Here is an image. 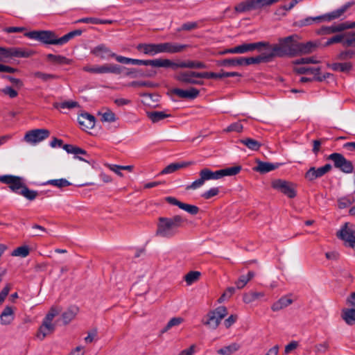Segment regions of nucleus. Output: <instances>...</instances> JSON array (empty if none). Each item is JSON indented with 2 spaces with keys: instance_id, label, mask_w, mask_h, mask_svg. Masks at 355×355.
<instances>
[{
  "instance_id": "nucleus-1",
  "label": "nucleus",
  "mask_w": 355,
  "mask_h": 355,
  "mask_svg": "<svg viewBox=\"0 0 355 355\" xmlns=\"http://www.w3.org/2000/svg\"><path fill=\"white\" fill-rule=\"evenodd\" d=\"M298 40L300 37L297 34H293L288 37H281L278 40V44L267 47L272 55V59L275 57L293 58L297 56Z\"/></svg>"
},
{
  "instance_id": "nucleus-2",
  "label": "nucleus",
  "mask_w": 355,
  "mask_h": 355,
  "mask_svg": "<svg viewBox=\"0 0 355 355\" xmlns=\"http://www.w3.org/2000/svg\"><path fill=\"white\" fill-rule=\"evenodd\" d=\"M190 45L182 44L175 42H164L158 44L141 43L137 46V49L144 54L155 55L158 53H167L171 54L183 52Z\"/></svg>"
},
{
  "instance_id": "nucleus-3",
  "label": "nucleus",
  "mask_w": 355,
  "mask_h": 355,
  "mask_svg": "<svg viewBox=\"0 0 355 355\" xmlns=\"http://www.w3.org/2000/svg\"><path fill=\"white\" fill-rule=\"evenodd\" d=\"M24 36L37 40L44 44L59 46V37L52 31H33L25 33Z\"/></svg>"
},
{
  "instance_id": "nucleus-4",
  "label": "nucleus",
  "mask_w": 355,
  "mask_h": 355,
  "mask_svg": "<svg viewBox=\"0 0 355 355\" xmlns=\"http://www.w3.org/2000/svg\"><path fill=\"white\" fill-rule=\"evenodd\" d=\"M227 313V309L225 306H218L214 310L208 312L205 316V320H204L202 322L209 329H216L220 323V321Z\"/></svg>"
},
{
  "instance_id": "nucleus-5",
  "label": "nucleus",
  "mask_w": 355,
  "mask_h": 355,
  "mask_svg": "<svg viewBox=\"0 0 355 355\" xmlns=\"http://www.w3.org/2000/svg\"><path fill=\"white\" fill-rule=\"evenodd\" d=\"M200 178L187 186V189H196L202 186L205 181L210 180H218L222 178L220 170L212 171L208 168H205L199 172Z\"/></svg>"
},
{
  "instance_id": "nucleus-6",
  "label": "nucleus",
  "mask_w": 355,
  "mask_h": 355,
  "mask_svg": "<svg viewBox=\"0 0 355 355\" xmlns=\"http://www.w3.org/2000/svg\"><path fill=\"white\" fill-rule=\"evenodd\" d=\"M328 159L334 162L335 168L345 173H351L354 171V166L351 161L347 160L342 154L334 153L329 155Z\"/></svg>"
},
{
  "instance_id": "nucleus-7",
  "label": "nucleus",
  "mask_w": 355,
  "mask_h": 355,
  "mask_svg": "<svg viewBox=\"0 0 355 355\" xmlns=\"http://www.w3.org/2000/svg\"><path fill=\"white\" fill-rule=\"evenodd\" d=\"M354 4V1L347 2L338 9H336L329 13L322 15L317 17H313L314 23H320L322 21H331L334 19H338L343 16L347 10Z\"/></svg>"
},
{
  "instance_id": "nucleus-8",
  "label": "nucleus",
  "mask_w": 355,
  "mask_h": 355,
  "mask_svg": "<svg viewBox=\"0 0 355 355\" xmlns=\"http://www.w3.org/2000/svg\"><path fill=\"white\" fill-rule=\"evenodd\" d=\"M271 187L290 198H293L296 196L295 185L291 182L282 179H275L272 181Z\"/></svg>"
},
{
  "instance_id": "nucleus-9",
  "label": "nucleus",
  "mask_w": 355,
  "mask_h": 355,
  "mask_svg": "<svg viewBox=\"0 0 355 355\" xmlns=\"http://www.w3.org/2000/svg\"><path fill=\"white\" fill-rule=\"evenodd\" d=\"M202 76V72L188 71L180 72L175 76V79L183 84L202 85L203 81L196 79V78H203Z\"/></svg>"
},
{
  "instance_id": "nucleus-10",
  "label": "nucleus",
  "mask_w": 355,
  "mask_h": 355,
  "mask_svg": "<svg viewBox=\"0 0 355 355\" xmlns=\"http://www.w3.org/2000/svg\"><path fill=\"white\" fill-rule=\"evenodd\" d=\"M50 136V131L47 129H33L26 132L24 139L31 144H36Z\"/></svg>"
},
{
  "instance_id": "nucleus-11",
  "label": "nucleus",
  "mask_w": 355,
  "mask_h": 355,
  "mask_svg": "<svg viewBox=\"0 0 355 355\" xmlns=\"http://www.w3.org/2000/svg\"><path fill=\"white\" fill-rule=\"evenodd\" d=\"M123 67L120 65L115 64H103L97 67H89L85 66L83 67V70L87 72L92 73H114L120 74L122 72Z\"/></svg>"
},
{
  "instance_id": "nucleus-12",
  "label": "nucleus",
  "mask_w": 355,
  "mask_h": 355,
  "mask_svg": "<svg viewBox=\"0 0 355 355\" xmlns=\"http://www.w3.org/2000/svg\"><path fill=\"white\" fill-rule=\"evenodd\" d=\"M338 239L345 241V245L355 250V230L348 226V223H345L343 227L336 233Z\"/></svg>"
},
{
  "instance_id": "nucleus-13",
  "label": "nucleus",
  "mask_w": 355,
  "mask_h": 355,
  "mask_svg": "<svg viewBox=\"0 0 355 355\" xmlns=\"http://www.w3.org/2000/svg\"><path fill=\"white\" fill-rule=\"evenodd\" d=\"M0 182L9 185V188L12 191L19 194L20 190L24 187L22 180L20 177L12 175H4L0 176Z\"/></svg>"
},
{
  "instance_id": "nucleus-14",
  "label": "nucleus",
  "mask_w": 355,
  "mask_h": 355,
  "mask_svg": "<svg viewBox=\"0 0 355 355\" xmlns=\"http://www.w3.org/2000/svg\"><path fill=\"white\" fill-rule=\"evenodd\" d=\"M182 223H159L156 234L162 237H170L179 232Z\"/></svg>"
},
{
  "instance_id": "nucleus-15",
  "label": "nucleus",
  "mask_w": 355,
  "mask_h": 355,
  "mask_svg": "<svg viewBox=\"0 0 355 355\" xmlns=\"http://www.w3.org/2000/svg\"><path fill=\"white\" fill-rule=\"evenodd\" d=\"M331 168L332 166L330 164H326L324 166L319 168L311 167L305 173L304 178L309 182H313L317 178H320L329 173Z\"/></svg>"
},
{
  "instance_id": "nucleus-16",
  "label": "nucleus",
  "mask_w": 355,
  "mask_h": 355,
  "mask_svg": "<svg viewBox=\"0 0 355 355\" xmlns=\"http://www.w3.org/2000/svg\"><path fill=\"white\" fill-rule=\"evenodd\" d=\"M207 65L200 61L187 60L175 62L168 59V68L176 69L178 68H188V69H206Z\"/></svg>"
},
{
  "instance_id": "nucleus-17",
  "label": "nucleus",
  "mask_w": 355,
  "mask_h": 355,
  "mask_svg": "<svg viewBox=\"0 0 355 355\" xmlns=\"http://www.w3.org/2000/svg\"><path fill=\"white\" fill-rule=\"evenodd\" d=\"M296 71L299 74H306L310 73L313 75V80H315L318 82H322L325 79L333 76V74L330 73H325L323 75H321L320 73V67H301L296 69Z\"/></svg>"
},
{
  "instance_id": "nucleus-18",
  "label": "nucleus",
  "mask_w": 355,
  "mask_h": 355,
  "mask_svg": "<svg viewBox=\"0 0 355 355\" xmlns=\"http://www.w3.org/2000/svg\"><path fill=\"white\" fill-rule=\"evenodd\" d=\"M0 50L3 53V58H28L34 53V52L31 50L26 51L24 49L17 47H3V49H1Z\"/></svg>"
},
{
  "instance_id": "nucleus-19",
  "label": "nucleus",
  "mask_w": 355,
  "mask_h": 355,
  "mask_svg": "<svg viewBox=\"0 0 355 355\" xmlns=\"http://www.w3.org/2000/svg\"><path fill=\"white\" fill-rule=\"evenodd\" d=\"M267 47H270L268 42H258L254 43H244L236 46L237 53H245L254 50L261 51L262 48L267 50Z\"/></svg>"
},
{
  "instance_id": "nucleus-20",
  "label": "nucleus",
  "mask_w": 355,
  "mask_h": 355,
  "mask_svg": "<svg viewBox=\"0 0 355 355\" xmlns=\"http://www.w3.org/2000/svg\"><path fill=\"white\" fill-rule=\"evenodd\" d=\"M165 200L171 205L178 206L180 209L188 212L189 214H190L191 215H196L200 211V209L198 207H197L196 205L182 202L174 197H171V196L166 197L165 198Z\"/></svg>"
},
{
  "instance_id": "nucleus-21",
  "label": "nucleus",
  "mask_w": 355,
  "mask_h": 355,
  "mask_svg": "<svg viewBox=\"0 0 355 355\" xmlns=\"http://www.w3.org/2000/svg\"><path fill=\"white\" fill-rule=\"evenodd\" d=\"M90 53L101 60H109L115 55V53L112 52L105 44H100L94 47Z\"/></svg>"
},
{
  "instance_id": "nucleus-22",
  "label": "nucleus",
  "mask_w": 355,
  "mask_h": 355,
  "mask_svg": "<svg viewBox=\"0 0 355 355\" xmlns=\"http://www.w3.org/2000/svg\"><path fill=\"white\" fill-rule=\"evenodd\" d=\"M243 65L248 66L261 62H269L272 60V55L269 51H265L256 57L241 58Z\"/></svg>"
},
{
  "instance_id": "nucleus-23",
  "label": "nucleus",
  "mask_w": 355,
  "mask_h": 355,
  "mask_svg": "<svg viewBox=\"0 0 355 355\" xmlns=\"http://www.w3.org/2000/svg\"><path fill=\"white\" fill-rule=\"evenodd\" d=\"M132 64L168 68V59L139 60L132 58Z\"/></svg>"
},
{
  "instance_id": "nucleus-24",
  "label": "nucleus",
  "mask_w": 355,
  "mask_h": 355,
  "mask_svg": "<svg viewBox=\"0 0 355 355\" xmlns=\"http://www.w3.org/2000/svg\"><path fill=\"white\" fill-rule=\"evenodd\" d=\"M78 121L84 130L92 129L96 123L95 117L89 113H83L78 117Z\"/></svg>"
},
{
  "instance_id": "nucleus-25",
  "label": "nucleus",
  "mask_w": 355,
  "mask_h": 355,
  "mask_svg": "<svg viewBox=\"0 0 355 355\" xmlns=\"http://www.w3.org/2000/svg\"><path fill=\"white\" fill-rule=\"evenodd\" d=\"M55 325L52 323L51 320H47L44 318L41 326L37 334V337L40 340H43L47 335L53 333L55 330Z\"/></svg>"
},
{
  "instance_id": "nucleus-26",
  "label": "nucleus",
  "mask_w": 355,
  "mask_h": 355,
  "mask_svg": "<svg viewBox=\"0 0 355 355\" xmlns=\"http://www.w3.org/2000/svg\"><path fill=\"white\" fill-rule=\"evenodd\" d=\"M172 93L182 98L195 99L199 96L200 91L195 87H191L186 90L175 88L172 90Z\"/></svg>"
},
{
  "instance_id": "nucleus-27",
  "label": "nucleus",
  "mask_w": 355,
  "mask_h": 355,
  "mask_svg": "<svg viewBox=\"0 0 355 355\" xmlns=\"http://www.w3.org/2000/svg\"><path fill=\"white\" fill-rule=\"evenodd\" d=\"M345 31V27H344V24L340 23L338 24H334L329 26H323L318 30H317L316 33L320 35H330L336 33L343 32Z\"/></svg>"
},
{
  "instance_id": "nucleus-28",
  "label": "nucleus",
  "mask_w": 355,
  "mask_h": 355,
  "mask_svg": "<svg viewBox=\"0 0 355 355\" xmlns=\"http://www.w3.org/2000/svg\"><path fill=\"white\" fill-rule=\"evenodd\" d=\"M318 47V43L314 42H300L298 40L297 56L313 52Z\"/></svg>"
},
{
  "instance_id": "nucleus-29",
  "label": "nucleus",
  "mask_w": 355,
  "mask_h": 355,
  "mask_svg": "<svg viewBox=\"0 0 355 355\" xmlns=\"http://www.w3.org/2000/svg\"><path fill=\"white\" fill-rule=\"evenodd\" d=\"M281 164L279 163H270L259 161L257 166L254 168L255 171L259 172L260 173H266L277 168Z\"/></svg>"
},
{
  "instance_id": "nucleus-30",
  "label": "nucleus",
  "mask_w": 355,
  "mask_h": 355,
  "mask_svg": "<svg viewBox=\"0 0 355 355\" xmlns=\"http://www.w3.org/2000/svg\"><path fill=\"white\" fill-rule=\"evenodd\" d=\"M1 323L3 325L10 324L14 320V311L11 306H7L0 315Z\"/></svg>"
},
{
  "instance_id": "nucleus-31",
  "label": "nucleus",
  "mask_w": 355,
  "mask_h": 355,
  "mask_svg": "<svg viewBox=\"0 0 355 355\" xmlns=\"http://www.w3.org/2000/svg\"><path fill=\"white\" fill-rule=\"evenodd\" d=\"M191 162H175L171 163L167 166H166L160 173V174H169L175 172L176 171L187 167L191 165Z\"/></svg>"
},
{
  "instance_id": "nucleus-32",
  "label": "nucleus",
  "mask_w": 355,
  "mask_h": 355,
  "mask_svg": "<svg viewBox=\"0 0 355 355\" xmlns=\"http://www.w3.org/2000/svg\"><path fill=\"white\" fill-rule=\"evenodd\" d=\"M147 117L154 123L171 117V114H166L164 111H150L146 112Z\"/></svg>"
},
{
  "instance_id": "nucleus-33",
  "label": "nucleus",
  "mask_w": 355,
  "mask_h": 355,
  "mask_svg": "<svg viewBox=\"0 0 355 355\" xmlns=\"http://www.w3.org/2000/svg\"><path fill=\"white\" fill-rule=\"evenodd\" d=\"M78 308L76 306H70L67 310H66L62 314V318L63 320V322L67 324L69 323L77 315L78 313Z\"/></svg>"
},
{
  "instance_id": "nucleus-34",
  "label": "nucleus",
  "mask_w": 355,
  "mask_h": 355,
  "mask_svg": "<svg viewBox=\"0 0 355 355\" xmlns=\"http://www.w3.org/2000/svg\"><path fill=\"white\" fill-rule=\"evenodd\" d=\"M342 318L348 325L355 324V309H345L342 311Z\"/></svg>"
},
{
  "instance_id": "nucleus-35",
  "label": "nucleus",
  "mask_w": 355,
  "mask_h": 355,
  "mask_svg": "<svg viewBox=\"0 0 355 355\" xmlns=\"http://www.w3.org/2000/svg\"><path fill=\"white\" fill-rule=\"evenodd\" d=\"M217 65L220 67H234V66H242V58H227L217 61Z\"/></svg>"
},
{
  "instance_id": "nucleus-36",
  "label": "nucleus",
  "mask_w": 355,
  "mask_h": 355,
  "mask_svg": "<svg viewBox=\"0 0 355 355\" xmlns=\"http://www.w3.org/2000/svg\"><path fill=\"white\" fill-rule=\"evenodd\" d=\"M292 303L293 300L291 298L282 297L272 305L271 309L273 311H278L284 308L287 307Z\"/></svg>"
},
{
  "instance_id": "nucleus-37",
  "label": "nucleus",
  "mask_w": 355,
  "mask_h": 355,
  "mask_svg": "<svg viewBox=\"0 0 355 355\" xmlns=\"http://www.w3.org/2000/svg\"><path fill=\"white\" fill-rule=\"evenodd\" d=\"M333 71L340 72H348L352 70V64L351 62H336L328 65Z\"/></svg>"
},
{
  "instance_id": "nucleus-38",
  "label": "nucleus",
  "mask_w": 355,
  "mask_h": 355,
  "mask_svg": "<svg viewBox=\"0 0 355 355\" xmlns=\"http://www.w3.org/2000/svg\"><path fill=\"white\" fill-rule=\"evenodd\" d=\"M240 349L238 343H233L230 345L225 346L217 350V353L220 355H232Z\"/></svg>"
},
{
  "instance_id": "nucleus-39",
  "label": "nucleus",
  "mask_w": 355,
  "mask_h": 355,
  "mask_svg": "<svg viewBox=\"0 0 355 355\" xmlns=\"http://www.w3.org/2000/svg\"><path fill=\"white\" fill-rule=\"evenodd\" d=\"M83 33V31L80 29L72 31L61 37H59V46H62L67 43L69 40L75 37L80 36Z\"/></svg>"
},
{
  "instance_id": "nucleus-40",
  "label": "nucleus",
  "mask_w": 355,
  "mask_h": 355,
  "mask_svg": "<svg viewBox=\"0 0 355 355\" xmlns=\"http://www.w3.org/2000/svg\"><path fill=\"white\" fill-rule=\"evenodd\" d=\"M46 59L48 61L51 62L54 64H68L70 63L69 59L60 55H54L49 53L46 55Z\"/></svg>"
},
{
  "instance_id": "nucleus-41",
  "label": "nucleus",
  "mask_w": 355,
  "mask_h": 355,
  "mask_svg": "<svg viewBox=\"0 0 355 355\" xmlns=\"http://www.w3.org/2000/svg\"><path fill=\"white\" fill-rule=\"evenodd\" d=\"M254 276L253 271H249L246 275H241L239 277L238 280L235 282L236 288L238 289L243 288L247 283L250 281Z\"/></svg>"
},
{
  "instance_id": "nucleus-42",
  "label": "nucleus",
  "mask_w": 355,
  "mask_h": 355,
  "mask_svg": "<svg viewBox=\"0 0 355 355\" xmlns=\"http://www.w3.org/2000/svg\"><path fill=\"white\" fill-rule=\"evenodd\" d=\"M240 142L246 146L249 149L255 151L259 150L261 146V144L260 142L251 138L241 139L240 140Z\"/></svg>"
},
{
  "instance_id": "nucleus-43",
  "label": "nucleus",
  "mask_w": 355,
  "mask_h": 355,
  "mask_svg": "<svg viewBox=\"0 0 355 355\" xmlns=\"http://www.w3.org/2000/svg\"><path fill=\"white\" fill-rule=\"evenodd\" d=\"M27 230L29 231V234L32 236H42V233L47 232L46 230L36 223H33L31 227H28Z\"/></svg>"
},
{
  "instance_id": "nucleus-44",
  "label": "nucleus",
  "mask_w": 355,
  "mask_h": 355,
  "mask_svg": "<svg viewBox=\"0 0 355 355\" xmlns=\"http://www.w3.org/2000/svg\"><path fill=\"white\" fill-rule=\"evenodd\" d=\"M53 106L55 109H58V108L73 109L75 107H80L79 103L77 101H64L62 103L55 102L53 104Z\"/></svg>"
},
{
  "instance_id": "nucleus-45",
  "label": "nucleus",
  "mask_w": 355,
  "mask_h": 355,
  "mask_svg": "<svg viewBox=\"0 0 355 355\" xmlns=\"http://www.w3.org/2000/svg\"><path fill=\"white\" fill-rule=\"evenodd\" d=\"M241 169H242V167L240 165L221 169L220 170L221 178H223L224 176L236 175L241 172Z\"/></svg>"
},
{
  "instance_id": "nucleus-46",
  "label": "nucleus",
  "mask_w": 355,
  "mask_h": 355,
  "mask_svg": "<svg viewBox=\"0 0 355 355\" xmlns=\"http://www.w3.org/2000/svg\"><path fill=\"white\" fill-rule=\"evenodd\" d=\"M98 115L101 116V121L102 122H114L116 120L115 114L110 110L107 109L104 112H98Z\"/></svg>"
},
{
  "instance_id": "nucleus-47",
  "label": "nucleus",
  "mask_w": 355,
  "mask_h": 355,
  "mask_svg": "<svg viewBox=\"0 0 355 355\" xmlns=\"http://www.w3.org/2000/svg\"><path fill=\"white\" fill-rule=\"evenodd\" d=\"M155 74V72L146 73L143 72L141 69H130L126 73V76H130L132 78H137V77H151Z\"/></svg>"
},
{
  "instance_id": "nucleus-48",
  "label": "nucleus",
  "mask_w": 355,
  "mask_h": 355,
  "mask_svg": "<svg viewBox=\"0 0 355 355\" xmlns=\"http://www.w3.org/2000/svg\"><path fill=\"white\" fill-rule=\"evenodd\" d=\"M201 273L198 271H190L184 276V280L188 286L191 285L194 282H197Z\"/></svg>"
},
{
  "instance_id": "nucleus-49",
  "label": "nucleus",
  "mask_w": 355,
  "mask_h": 355,
  "mask_svg": "<svg viewBox=\"0 0 355 355\" xmlns=\"http://www.w3.org/2000/svg\"><path fill=\"white\" fill-rule=\"evenodd\" d=\"M30 252V249L27 245H22L15 249L11 255L14 257H26Z\"/></svg>"
},
{
  "instance_id": "nucleus-50",
  "label": "nucleus",
  "mask_w": 355,
  "mask_h": 355,
  "mask_svg": "<svg viewBox=\"0 0 355 355\" xmlns=\"http://www.w3.org/2000/svg\"><path fill=\"white\" fill-rule=\"evenodd\" d=\"M343 46H355V31L345 33V39L343 40Z\"/></svg>"
},
{
  "instance_id": "nucleus-51",
  "label": "nucleus",
  "mask_w": 355,
  "mask_h": 355,
  "mask_svg": "<svg viewBox=\"0 0 355 355\" xmlns=\"http://www.w3.org/2000/svg\"><path fill=\"white\" fill-rule=\"evenodd\" d=\"M45 184H51L58 188L62 189L70 186L71 184L66 179L61 178L58 180H50Z\"/></svg>"
},
{
  "instance_id": "nucleus-52",
  "label": "nucleus",
  "mask_w": 355,
  "mask_h": 355,
  "mask_svg": "<svg viewBox=\"0 0 355 355\" xmlns=\"http://www.w3.org/2000/svg\"><path fill=\"white\" fill-rule=\"evenodd\" d=\"M157 84L151 81H132L128 84L129 87H150L154 88L157 87Z\"/></svg>"
},
{
  "instance_id": "nucleus-53",
  "label": "nucleus",
  "mask_w": 355,
  "mask_h": 355,
  "mask_svg": "<svg viewBox=\"0 0 355 355\" xmlns=\"http://www.w3.org/2000/svg\"><path fill=\"white\" fill-rule=\"evenodd\" d=\"M20 195H22L29 200H34L38 195L36 191L30 190L26 185L20 190Z\"/></svg>"
},
{
  "instance_id": "nucleus-54",
  "label": "nucleus",
  "mask_w": 355,
  "mask_h": 355,
  "mask_svg": "<svg viewBox=\"0 0 355 355\" xmlns=\"http://www.w3.org/2000/svg\"><path fill=\"white\" fill-rule=\"evenodd\" d=\"M33 76L37 78L42 80L44 82H47L51 80H55L58 78V76L55 74L46 73L41 71H36L33 73Z\"/></svg>"
},
{
  "instance_id": "nucleus-55",
  "label": "nucleus",
  "mask_w": 355,
  "mask_h": 355,
  "mask_svg": "<svg viewBox=\"0 0 355 355\" xmlns=\"http://www.w3.org/2000/svg\"><path fill=\"white\" fill-rule=\"evenodd\" d=\"M198 28V23L197 21H190L183 24L180 28L177 29V31H191Z\"/></svg>"
},
{
  "instance_id": "nucleus-56",
  "label": "nucleus",
  "mask_w": 355,
  "mask_h": 355,
  "mask_svg": "<svg viewBox=\"0 0 355 355\" xmlns=\"http://www.w3.org/2000/svg\"><path fill=\"white\" fill-rule=\"evenodd\" d=\"M354 58H355V50L352 49L341 51L337 55V59L340 60H346Z\"/></svg>"
},
{
  "instance_id": "nucleus-57",
  "label": "nucleus",
  "mask_w": 355,
  "mask_h": 355,
  "mask_svg": "<svg viewBox=\"0 0 355 355\" xmlns=\"http://www.w3.org/2000/svg\"><path fill=\"white\" fill-rule=\"evenodd\" d=\"M354 202V199L352 197L340 198L338 200V207L340 209H345L349 207Z\"/></svg>"
},
{
  "instance_id": "nucleus-58",
  "label": "nucleus",
  "mask_w": 355,
  "mask_h": 355,
  "mask_svg": "<svg viewBox=\"0 0 355 355\" xmlns=\"http://www.w3.org/2000/svg\"><path fill=\"white\" fill-rule=\"evenodd\" d=\"M345 39V33L338 34L328 39L325 43V46H330L333 44L341 42L343 44V40Z\"/></svg>"
},
{
  "instance_id": "nucleus-59",
  "label": "nucleus",
  "mask_w": 355,
  "mask_h": 355,
  "mask_svg": "<svg viewBox=\"0 0 355 355\" xmlns=\"http://www.w3.org/2000/svg\"><path fill=\"white\" fill-rule=\"evenodd\" d=\"M183 321V319L182 318H171L167 323L166 326L162 331L163 332L167 331L168 329H170L171 327L174 326H178L180 324H181Z\"/></svg>"
},
{
  "instance_id": "nucleus-60",
  "label": "nucleus",
  "mask_w": 355,
  "mask_h": 355,
  "mask_svg": "<svg viewBox=\"0 0 355 355\" xmlns=\"http://www.w3.org/2000/svg\"><path fill=\"white\" fill-rule=\"evenodd\" d=\"M224 71L221 70L220 73H215V72H208L205 71L202 72L203 78L210 79V78H224Z\"/></svg>"
},
{
  "instance_id": "nucleus-61",
  "label": "nucleus",
  "mask_w": 355,
  "mask_h": 355,
  "mask_svg": "<svg viewBox=\"0 0 355 355\" xmlns=\"http://www.w3.org/2000/svg\"><path fill=\"white\" fill-rule=\"evenodd\" d=\"M219 189L217 187L211 188L209 190L204 192L202 194V197L206 200L210 199L214 196H216L218 194Z\"/></svg>"
},
{
  "instance_id": "nucleus-62",
  "label": "nucleus",
  "mask_w": 355,
  "mask_h": 355,
  "mask_svg": "<svg viewBox=\"0 0 355 355\" xmlns=\"http://www.w3.org/2000/svg\"><path fill=\"white\" fill-rule=\"evenodd\" d=\"M243 125L240 122H236L230 124L226 129V132H241L243 130Z\"/></svg>"
},
{
  "instance_id": "nucleus-63",
  "label": "nucleus",
  "mask_w": 355,
  "mask_h": 355,
  "mask_svg": "<svg viewBox=\"0 0 355 355\" xmlns=\"http://www.w3.org/2000/svg\"><path fill=\"white\" fill-rule=\"evenodd\" d=\"M318 61L316 60L313 57L310 58H302L300 59L296 60L294 63L296 64H316Z\"/></svg>"
},
{
  "instance_id": "nucleus-64",
  "label": "nucleus",
  "mask_w": 355,
  "mask_h": 355,
  "mask_svg": "<svg viewBox=\"0 0 355 355\" xmlns=\"http://www.w3.org/2000/svg\"><path fill=\"white\" fill-rule=\"evenodd\" d=\"M60 311V309L52 306L44 318H46L47 320L53 321V318L59 314Z\"/></svg>"
}]
</instances>
